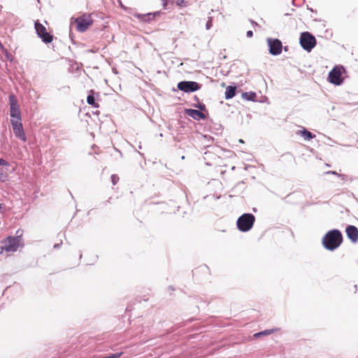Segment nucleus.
Here are the masks:
<instances>
[{
	"instance_id": "obj_8",
	"label": "nucleus",
	"mask_w": 358,
	"mask_h": 358,
	"mask_svg": "<svg viewBox=\"0 0 358 358\" xmlns=\"http://www.w3.org/2000/svg\"><path fill=\"white\" fill-rule=\"evenodd\" d=\"M9 102L10 106V117L11 119L21 120L20 111L19 109L18 101L14 94L9 96Z\"/></svg>"
},
{
	"instance_id": "obj_21",
	"label": "nucleus",
	"mask_w": 358,
	"mask_h": 358,
	"mask_svg": "<svg viewBox=\"0 0 358 358\" xmlns=\"http://www.w3.org/2000/svg\"><path fill=\"white\" fill-rule=\"evenodd\" d=\"M176 4L179 7H185L187 6V2L184 0H177Z\"/></svg>"
},
{
	"instance_id": "obj_27",
	"label": "nucleus",
	"mask_w": 358,
	"mask_h": 358,
	"mask_svg": "<svg viewBox=\"0 0 358 358\" xmlns=\"http://www.w3.org/2000/svg\"><path fill=\"white\" fill-rule=\"evenodd\" d=\"M199 108L201 110H203V109H205V106H204V105H203V106H200Z\"/></svg>"
},
{
	"instance_id": "obj_23",
	"label": "nucleus",
	"mask_w": 358,
	"mask_h": 358,
	"mask_svg": "<svg viewBox=\"0 0 358 358\" xmlns=\"http://www.w3.org/2000/svg\"><path fill=\"white\" fill-rule=\"evenodd\" d=\"M8 165V162L3 159H0V166H7Z\"/></svg>"
},
{
	"instance_id": "obj_18",
	"label": "nucleus",
	"mask_w": 358,
	"mask_h": 358,
	"mask_svg": "<svg viewBox=\"0 0 358 358\" xmlns=\"http://www.w3.org/2000/svg\"><path fill=\"white\" fill-rule=\"evenodd\" d=\"M275 331V329H266V330L255 334L253 335V337L257 338H259V336H268V335L273 334Z\"/></svg>"
},
{
	"instance_id": "obj_4",
	"label": "nucleus",
	"mask_w": 358,
	"mask_h": 358,
	"mask_svg": "<svg viewBox=\"0 0 358 358\" xmlns=\"http://www.w3.org/2000/svg\"><path fill=\"white\" fill-rule=\"evenodd\" d=\"M93 20L89 14H84L75 20L76 30L80 32L85 31L92 24Z\"/></svg>"
},
{
	"instance_id": "obj_13",
	"label": "nucleus",
	"mask_w": 358,
	"mask_h": 358,
	"mask_svg": "<svg viewBox=\"0 0 358 358\" xmlns=\"http://www.w3.org/2000/svg\"><path fill=\"white\" fill-rule=\"evenodd\" d=\"M186 114L196 120L206 119V115L200 110L195 109H187Z\"/></svg>"
},
{
	"instance_id": "obj_10",
	"label": "nucleus",
	"mask_w": 358,
	"mask_h": 358,
	"mask_svg": "<svg viewBox=\"0 0 358 358\" xmlns=\"http://www.w3.org/2000/svg\"><path fill=\"white\" fill-rule=\"evenodd\" d=\"M178 90L185 92H192L200 89V85L194 81H181L177 85Z\"/></svg>"
},
{
	"instance_id": "obj_6",
	"label": "nucleus",
	"mask_w": 358,
	"mask_h": 358,
	"mask_svg": "<svg viewBox=\"0 0 358 358\" xmlns=\"http://www.w3.org/2000/svg\"><path fill=\"white\" fill-rule=\"evenodd\" d=\"M34 27L39 38L45 43H50L53 40V36L48 32L47 29L38 21L35 22Z\"/></svg>"
},
{
	"instance_id": "obj_25",
	"label": "nucleus",
	"mask_w": 358,
	"mask_h": 358,
	"mask_svg": "<svg viewBox=\"0 0 358 358\" xmlns=\"http://www.w3.org/2000/svg\"><path fill=\"white\" fill-rule=\"evenodd\" d=\"M3 252H6V249H4V245L2 244L0 246V255L3 254Z\"/></svg>"
},
{
	"instance_id": "obj_20",
	"label": "nucleus",
	"mask_w": 358,
	"mask_h": 358,
	"mask_svg": "<svg viewBox=\"0 0 358 358\" xmlns=\"http://www.w3.org/2000/svg\"><path fill=\"white\" fill-rule=\"evenodd\" d=\"M123 354V352H117V353H115V354H112L109 356H106V357H101V358H119L121 357V355Z\"/></svg>"
},
{
	"instance_id": "obj_2",
	"label": "nucleus",
	"mask_w": 358,
	"mask_h": 358,
	"mask_svg": "<svg viewBox=\"0 0 358 358\" xmlns=\"http://www.w3.org/2000/svg\"><path fill=\"white\" fill-rule=\"evenodd\" d=\"M16 236H8L6 239L1 241V244L4 245L6 252H15L19 248H22L24 243L22 240L23 231L18 229L16 231Z\"/></svg>"
},
{
	"instance_id": "obj_3",
	"label": "nucleus",
	"mask_w": 358,
	"mask_h": 358,
	"mask_svg": "<svg viewBox=\"0 0 358 358\" xmlns=\"http://www.w3.org/2000/svg\"><path fill=\"white\" fill-rule=\"evenodd\" d=\"M255 221V217L251 213H244L237 220V227L243 232L248 231L252 229Z\"/></svg>"
},
{
	"instance_id": "obj_28",
	"label": "nucleus",
	"mask_w": 358,
	"mask_h": 358,
	"mask_svg": "<svg viewBox=\"0 0 358 358\" xmlns=\"http://www.w3.org/2000/svg\"><path fill=\"white\" fill-rule=\"evenodd\" d=\"M2 210V205L0 203V211Z\"/></svg>"
},
{
	"instance_id": "obj_9",
	"label": "nucleus",
	"mask_w": 358,
	"mask_h": 358,
	"mask_svg": "<svg viewBox=\"0 0 358 358\" xmlns=\"http://www.w3.org/2000/svg\"><path fill=\"white\" fill-rule=\"evenodd\" d=\"M10 122L15 136L25 142L27 141V138L23 129L21 120L11 119Z\"/></svg>"
},
{
	"instance_id": "obj_15",
	"label": "nucleus",
	"mask_w": 358,
	"mask_h": 358,
	"mask_svg": "<svg viewBox=\"0 0 358 358\" xmlns=\"http://www.w3.org/2000/svg\"><path fill=\"white\" fill-rule=\"evenodd\" d=\"M90 94L87 97V103L94 108H99V105L95 101V99L94 97V90H90Z\"/></svg>"
},
{
	"instance_id": "obj_19",
	"label": "nucleus",
	"mask_w": 358,
	"mask_h": 358,
	"mask_svg": "<svg viewBox=\"0 0 358 358\" xmlns=\"http://www.w3.org/2000/svg\"><path fill=\"white\" fill-rule=\"evenodd\" d=\"M110 179L113 185H116L120 180L119 176L116 174L112 175Z\"/></svg>"
},
{
	"instance_id": "obj_26",
	"label": "nucleus",
	"mask_w": 358,
	"mask_h": 358,
	"mask_svg": "<svg viewBox=\"0 0 358 358\" xmlns=\"http://www.w3.org/2000/svg\"><path fill=\"white\" fill-rule=\"evenodd\" d=\"M167 3H168L167 1H166V0H164V4H163L164 8H166V7Z\"/></svg>"
},
{
	"instance_id": "obj_1",
	"label": "nucleus",
	"mask_w": 358,
	"mask_h": 358,
	"mask_svg": "<svg viewBox=\"0 0 358 358\" xmlns=\"http://www.w3.org/2000/svg\"><path fill=\"white\" fill-rule=\"evenodd\" d=\"M322 245L328 250L333 251L338 248L343 242V236L338 229L329 231L322 238Z\"/></svg>"
},
{
	"instance_id": "obj_5",
	"label": "nucleus",
	"mask_w": 358,
	"mask_h": 358,
	"mask_svg": "<svg viewBox=\"0 0 358 358\" xmlns=\"http://www.w3.org/2000/svg\"><path fill=\"white\" fill-rule=\"evenodd\" d=\"M300 44L304 50L310 52L316 45V39L309 32H303L300 36Z\"/></svg>"
},
{
	"instance_id": "obj_7",
	"label": "nucleus",
	"mask_w": 358,
	"mask_h": 358,
	"mask_svg": "<svg viewBox=\"0 0 358 358\" xmlns=\"http://www.w3.org/2000/svg\"><path fill=\"white\" fill-rule=\"evenodd\" d=\"M344 69L343 66H335L329 73L328 76L329 81L336 85L342 84L343 79L342 78Z\"/></svg>"
},
{
	"instance_id": "obj_22",
	"label": "nucleus",
	"mask_w": 358,
	"mask_h": 358,
	"mask_svg": "<svg viewBox=\"0 0 358 358\" xmlns=\"http://www.w3.org/2000/svg\"><path fill=\"white\" fill-rule=\"evenodd\" d=\"M7 179V175L0 169V181L4 182Z\"/></svg>"
},
{
	"instance_id": "obj_14",
	"label": "nucleus",
	"mask_w": 358,
	"mask_h": 358,
	"mask_svg": "<svg viewBox=\"0 0 358 358\" xmlns=\"http://www.w3.org/2000/svg\"><path fill=\"white\" fill-rule=\"evenodd\" d=\"M156 13L140 14L135 13L134 16L143 22H148L154 20Z\"/></svg>"
},
{
	"instance_id": "obj_29",
	"label": "nucleus",
	"mask_w": 358,
	"mask_h": 358,
	"mask_svg": "<svg viewBox=\"0 0 358 358\" xmlns=\"http://www.w3.org/2000/svg\"><path fill=\"white\" fill-rule=\"evenodd\" d=\"M247 95H248V94H247V93H245V94H243V96H244V97H245Z\"/></svg>"
},
{
	"instance_id": "obj_17",
	"label": "nucleus",
	"mask_w": 358,
	"mask_h": 358,
	"mask_svg": "<svg viewBox=\"0 0 358 358\" xmlns=\"http://www.w3.org/2000/svg\"><path fill=\"white\" fill-rule=\"evenodd\" d=\"M236 87L233 86H228L226 88L225 98L229 99L233 98L236 94Z\"/></svg>"
},
{
	"instance_id": "obj_12",
	"label": "nucleus",
	"mask_w": 358,
	"mask_h": 358,
	"mask_svg": "<svg viewBox=\"0 0 358 358\" xmlns=\"http://www.w3.org/2000/svg\"><path fill=\"white\" fill-rule=\"evenodd\" d=\"M346 235L348 238L352 242L357 243L358 241V229L353 226L349 225L345 229Z\"/></svg>"
},
{
	"instance_id": "obj_11",
	"label": "nucleus",
	"mask_w": 358,
	"mask_h": 358,
	"mask_svg": "<svg viewBox=\"0 0 358 358\" xmlns=\"http://www.w3.org/2000/svg\"><path fill=\"white\" fill-rule=\"evenodd\" d=\"M267 43L269 47V52L273 55H278L282 52V45L280 40L268 38Z\"/></svg>"
},
{
	"instance_id": "obj_16",
	"label": "nucleus",
	"mask_w": 358,
	"mask_h": 358,
	"mask_svg": "<svg viewBox=\"0 0 358 358\" xmlns=\"http://www.w3.org/2000/svg\"><path fill=\"white\" fill-rule=\"evenodd\" d=\"M296 134L303 136L306 140H310L315 137V135L305 129L303 130L298 131Z\"/></svg>"
},
{
	"instance_id": "obj_24",
	"label": "nucleus",
	"mask_w": 358,
	"mask_h": 358,
	"mask_svg": "<svg viewBox=\"0 0 358 358\" xmlns=\"http://www.w3.org/2000/svg\"><path fill=\"white\" fill-rule=\"evenodd\" d=\"M246 36L249 38L252 37L253 36V32L252 31L250 30V31H248L247 33H246Z\"/></svg>"
}]
</instances>
